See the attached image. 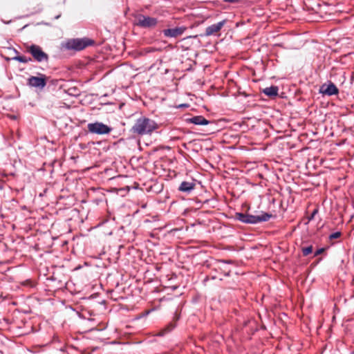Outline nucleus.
<instances>
[{
    "label": "nucleus",
    "mask_w": 354,
    "mask_h": 354,
    "mask_svg": "<svg viewBox=\"0 0 354 354\" xmlns=\"http://www.w3.org/2000/svg\"><path fill=\"white\" fill-rule=\"evenodd\" d=\"M93 44V41L88 38H77L68 39L65 46L68 50H82Z\"/></svg>",
    "instance_id": "7ed1b4c3"
},
{
    "label": "nucleus",
    "mask_w": 354,
    "mask_h": 354,
    "mask_svg": "<svg viewBox=\"0 0 354 354\" xmlns=\"http://www.w3.org/2000/svg\"><path fill=\"white\" fill-rule=\"evenodd\" d=\"M279 88L277 86L266 87L263 90V93L268 97H275L278 95Z\"/></svg>",
    "instance_id": "ddd939ff"
},
{
    "label": "nucleus",
    "mask_w": 354,
    "mask_h": 354,
    "mask_svg": "<svg viewBox=\"0 0 354 354\" xmlns=\"http://www.w3.org/2000/svg\"><path fill=\"white\" fill-rule=\"evenodd\" d=\"M13 59L21 63H26L28 61V59L24 56H16L13 58Z\"/></svg>",
    "instance_id": "dca6fc26"
},
{
    "label": "nucleus",
    "mask_w": 354,
    "mask_h": 354,
    "mask_svg": "<svg viewBox=\"0 0 354 354\" xmlns=\"http://www.w3.org/2000/svg\"><path fill=\"white\" fill-rule=\"evenodd\" d=\"M189 106V104H178V109L180 108H185V107H188Z\"/></svg>",
    "instance_id": "aec40b11"
},
{
    "label": "nucleus",
    "mask_w": 354,
    "mask_h": 354,
    "mask_svg": "<svg viewBox=\"0 0 354 354\" xmlns=\"http://www.w3.org/2000/svg\"><path fill=\"white\" fill-rule=\"evenodd\" d=\"M151 310H152L145 311V312L144 313V315H148L150 313V312H151Z\"/></svg>",
    "instance_id": "5701e85b"
},
{
    "label": "nucleus",
    "mask_w": 354,
    "mask_h": 354,
    "mask_svg": "<svg viewBox=\"0 0 354 354\" xmlns=\"http://www.w3.org/2000/svg\"><path fill=\"white\" fill-rule=\"evenodd\" d=\"M185 30V28L178 27V35L182 34Z\"/></svg>",
    "instance_id": "412c9836"
},
{
    "label": "nucleus",
    "mask_w": 354,
    "mask_h": 354,
    "mask_svg": "<svg viewBox=\"0 0 354 354\" xmlns=\"http://www.w3.org/2000/svg\"><path fill=\"white\" fill-rule=\"evenodd\" d=\"M272 217V214L261 212L260 215L254 216L244 213H236V220L248 224H257L261 222L268 221Z\"/></svg>",
    "instance_id": "f03ea898"
},
{
    "label": "nucleus",
    "mask_w": 354,
    "mask_h": 354,
    "mask_svg": "<svg viewBox=\"0 0 354 354\" xmlns=\"http://www.w3.org/2000/svg\"><path fill=\"white\" fill-rule=\"evenodd\" d=\"M324 251V248H319L314 253V257H317L319 254H321Z\"/></svg>",
    "instance_id": "a211bd4d"
},
{
    "label": "nucleus",
    "mask_w": 354,
    "mask_h": 354,
    "mask_svg": "<svg viewBox=\"0 0 354 354\" xmlns=\"http://www.w3.org/2000/svg\"><path fill=\"white\" fill-rule=\"evenodd\" d=\"M340 236H341V232H335L332 233L331 234H330L329 239H335L339 238Z\"/></svg>",
    "instance_id": "f3484780"
},
{
    "label": "nucleus",
    "mask_w": 354,
    "mask_h": 354,
    "mask_svg": "<svg viewBox=\"0 0 354 354\" xmlns=\"http://www.w3.org/2000/svg\"><path fill=\"white\" fill-rule=\"evenodd\" d=\"M318 210L317 209H314L313 212H312L310 216L309 217V220H311L314 218L315 215L317 213Z\"/></svg>",
    "instance_id": "6ab92c4d"
},
{
    "label": "nucleus",
    "mask_w": 354,
    "mask_h": 354,
    "mask_svg": "<svg viewBox=\"0 0 354 354\" xmlns=\"http://www.w3.org/2000/svg\"><path fill=\"white\" fill-rule=\"evenodd\" d=\"M176 313H175L174 319L172 322L165 326L162 330H160L156 335L160 337H164L169 335L176 328Z\"/></svg>",
    "instance_id": "f8f14e48"
},
{
    "label": "nucleus",
    "mask_w": 354,
    "mask_h": 354,
    "mask_svg": "<svg viewBox=\"0 0 354 354\" xmlns=\"http://www.w3.org/2000/svg\"><path fill=\"white\" fill-rule=\"evenodd\" d=\"M157 23L156 18L139 15L136 19V24L143 28L154 26Z\"/></svg>",
    "instance_id": "0eeeda50"
},
{
    "label": "nucleus",
    "mask_w": 354,
    "mask_h": 354,
    "mask_svg": "<svg viewBox=\"0 0 354 354\" xmlns=\"http://www.w3.org/2000/svg\"><path fill=\"white\" fill-rule=\"evenodd\" d=\"M320 92L327 95H333L338 93L339 90L333 83L323 84L320 88Z\"/></svg>",
    "instance_id": "9b49d317"
},
{
    "label": "nucleus",
    "mask_w": 354,
    "mask_h": 354,
    "mask_svg": "<svg viewBox=\"0 0 354 354\" xmlns=\"http://www.w3.org/2000/svg\"><path fill=\"white\" fill-rule=\"evenodd\" d=\"M302 254L304 256H308L313 252V246L309 245L308 247L302 248Z\"/></svg>",
    "instance_id": "2eb2a0df"
},
{
    "label": "nucleus",
    "mask_w": 354,
    "mask_h": 354,
    "mask_svg": "<svg viewBox=\"0 0 354 354\" xmlns=\"http://www.w3.org/2000/svg\"><path fill=\"white\" fill-rule=\"evenodd\" d=\"M181 120L186 123H192L195 125H207L209 123V121L202 115H197L192 118H187L185 115H183L181 117Z\"/></svg>",
    "instance_id": "1a4fd4ad"
},
{
    "label": "nucleus",
    "mask_w": 354,
    "mask_h": 354,
    "mask_svg": "<svg viewBox=\"0 0 354 354\" xmlns=\"http://www.w3.org/2000/svg\"><path fill=\"white\" fill-rule=\"evenodd\" d=\"M351 354H354V351L351 353Z\"/></svg>",
    "instance_id": "b1692460"
},
{
    "label": "nucleus",
    "mask_w": 354,
    "mask_h": 354,
    "mask_svg": "<svg viewBox=\"0 0 354 354\" xmlns=\"http://www.w3.org/2000/svg\"><path fill=\"white\" fill-rule=\"evenodd\" d=\"M88 131L93 134L103 135L108 134L111 131V128L99 122L88 123Z\"/></svg>",
    "instance_id": "39448f33"
},
{
    "label": "nucleus",
    "mask_w": 354,
    "mask_h": 354,
    "mask_svg": "<svg viewBox=\"0 0 354 354\" xmlns=\"http://www.w3.org/2000/svg\"><path fill=\"white\" fill-rule=\"evenodd\" d=\"M26 49L27 51L32 55L33 58L39 62L47 61L48 59V55L42 50L39 46L32 44L27 46Z\"/></svg>",
    "instance_id": "20e7f679"
},
{
    "label": "nucleus",
    "mask_w": 354,
    "mask_h": 354,
    "mask_svg": "<svg viewBox=\"0 0 354 354\" xmlns=\"http://www.w3.org/2000/svg\"><path fill=\"white\" fill-rule=\"evenodd\" d=\"M226 20H223L221 21H219L216 24H212L211 26H209L205 29V35L206 36H210L212 35H214L219 32L221 29L223 27V26L225 24Z\"/></svg>",
    "instance_id": "9d476101"
},
{
    "label": "nucleus",
    "mask_w": 354,
    "mask_h": 354,
    "mask_svg": "<svg viewBox=\"0 0 354 354\" xmlns=\"http://www.w3.org/2000/svg\"><path fill=\"white\" fill-rule=\"evenodd\" d=\"M158 128V124L152 120L142 117L138 118L131 129L133 134L143 136L150 134Z\"/></svg>",
    "instance_id": "f257e3e1"
},
{
    "label": "nucleus",
    "mask_w": 354,
    "mask_h": 354,
    "mask_svg": "<svg viewBox=\"0 0 354 354\" xmlns=\"http://www.w3.org/2000/svg\"><path fill=\"white\" fill-rule=\"evenodd\" d=\"M195 187L196 180L190 178L188 180H183L180 183L178 186V191L189 194L195 189Z\"/></svg>",
    "instance_id": "6e6552de"
},
{
    "label": "nucleus",
    "mask_w": 354,
    "mask_h": 354,
    "mask_svg": "<svg viewBox=\"0 0 354 354\" xmlns=\"http://www.w3.org/2000/svg\"><path fill=\"white\" fill-rule=\"evenodd\" d=\"M165 35L167 36L176 37L177 35V28L167 29L165 31Z\"/></svg>",
    "instance_id": "4468645a"
},
{
    "label": "nucleus",
    "mask_w": 354,
    "mask_h": 354,
    "mask_svg": "<svg viewBox=\"0 0 354 354\" xmlns=\"http://www.w3.org/2000/svg\"><path fill=\"white\" fill-rule=\"evenodd\" d=\"M225 2H228V3H235V2H237L238 0H223Z\"/></svg>",
    "instance_id": "4be33fe9"
},
{
    "label": "nucleus",
    "mask_w": 354,
    "mask_h": 354,
    "mask_svg": "<svg viewBox=\"0 0 354 354\" xmlns=\"http://www.w3.org/2000/svg\"><path fill=\"white\" fill-rule=\"evenodd\" d=\"M47 78L45 75L41 74L39 77L31 76L28 79V84L30 86L44 88L46 85Z\"/></svg>",
    "instance_id": "423d86ee"
}]
</instances>
